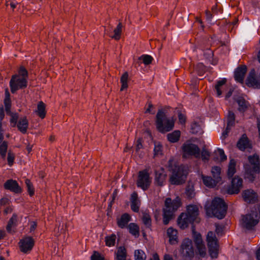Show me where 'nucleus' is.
Returning a JSON list of instances; mask_svg holds the SVG:
<instances>
[{
  "label": "nucleus",
  "mask_w": 260,
  "mask_h": 260,
  "mask_svg": "<svg viewBox=\"0 0 260 260\" xmlns=\"http://www.w3.org/2000/svg\"><path fill=\"white\" fill-rule=\"evenodd\" d=\"M208 251L212 258H216L218 256V244L217 240L207 242Z\"/></svg>",
  "instance_id": "21"
},
{
  "label": "nucleus",
  "mask_w": 260,
  "mask_h": 260,
  "mask_svg": "<svg viewBox=\"0 0 260 260\" xmlns=\"http://www.w3.org/2000/svg\"><path fill=\"white\" fill-rule=\"evenodd\" d=\"M187 173L181 166H176L172 169L169 181L172 185H180L184 183L187 177Z\"/></svg>",
  "instance_id": "4"
},
{
  "label": "nucleus",
  "mask_w": 260,
  "mask_h": 260,
  "mask_svg": "<svg viewBox=\"0 0 260 260\" xmlns=\"http://www.w3.org/2000/svg\"><path fill=\"white\" fill-rule=\"evenodd\" d=\"M122 27V23L119 22L113 31L114 35L113 36H110V37L115 40H119L120 38Z\"/></svg>",
  "instance_id": "38"
},
{
  "label": "nucleus",
  "mask_w": 260,
  "mask_h": 260,
  "mask_svg": "<svg viewBox=\"0 0 260 260\" xmlns=\"http://www.w3.org/2000/svg\"><path fill=\"white\" fill-rule=\"evenodd\" d=\"M236 116L232 111H229L227 116L228 127L234 126L235 125Z\"/></svg>",
  "instance_id": "41"
},
{
  "label": "nucleus",
  "mask_w": 260,
  "mask_h": 260,
  "mask_svg": "<svg viewBox=\"0 0 260 260\" xmlns=\"http://www.w3.org/2000/svg\"><path fill=\"white\" fill-rule=\"evenodd\" d=\"M217 151L219 155L220 156L221 161H223L227 159V156L225 154L223 149L221 148H218Z\"/></svg>",
  "instance_id": "56"
},
{
  "label": "nucleus",
  "mask_w": 260,
  "mask_h": 260,
  "mask_svg": "<svg viewBox=\"0 0 260 260\" xmlns=\"http://www.w3.org/2000/svg\"><path fill=\"white\" fill-rule=\"evenodd\" d=\"M256 77V73L254 69H252L250 70L247 78H250L251 77Z\"/></svg>",
  "instance_id": "63"
},
{
  "label": "nucleus",
  "mask_w": 260,
  "mask_h": 260,
  "mask_svg": "<svg viewBox=\"0 0 260 260\" xmlns=\"http://www.w3.org/2000/svg\"><path fill=\"white\" fill-rule=\"evenodd\" d=\"M190 132L193 134L200 135L203 133L201 124L199 122L193 121L190 125Z\"/></svg>",
  "instance_id": "34"
},
{
  "label": "nucleus",
  "mask_w": 260,
  "mask_h": 260,
  "mask_svg": "<svg viewBox=\"0 0 260 260\" xmlns=\"http://www.w3.org/2000/svg\"><path fill=\"white\" fill-rule=\"evenodd\" d=\"M17 126L18 130L24 134L27 132V129L28 127V121L26 117H24L22 118H21L17 123Z\"/></svg>",
  "instance_id": "25"
},
{
  "label": "nucleus",
  "mask_w": 260,
  "mask_h": 260,
  "mask_svg": "<svg viewBox=\"0 0 260 260\" xmlns=\"http://www.w3.org/2000/svg\"><path fill=\"white\" fill-rule=\"evenodd\" d=\"M199 208L196 205L190 204L186 207V213L196 219L199 215Z\"/></svg>",
  "instance_id": "31"
},
{
  "label": "nucleus",
  "mask_w": 260,
  "mask_h": 260,
  "mask_svg": "<svg viewBox=\"0 0 260 260\" xmlns=\"http://www.w3.org/2000/svg\"><path fill=\"white\" fill-rule=\"evenodd\" d=\"M242 197L245 202L249 204H254L257 201V196L253 190L247 189L242 193Z\"/></svg>",
  "instance_id": "18"
},
{
  "label": "nucleus",
  "mask_w": 260,
  "mask_h": 260,
  "mask_svg": "<svg viewBox=\"0 0 260 260\" xmlns=\"http://www.w3.org/2000/svg\"><path fill=\"white\" fill-rule=\"evenodd\" d=\"M206 20L208 22H211L213 18L212 14L209 11L206 12Z\"/></svg>",
  "instance_id": "62"
},
{
  "label": "nucleus",
  "mask_w": 260,
  "mask_h": 260,
  "mask_svg": "<svg viewBox=\"0 0 260 260\" xmlns=\"http://www.w3.org/2000/svg\"><path fill=\"white\" fill-rule=\"evenodd\" d=\"M231 179V184L228 188V193L231 194H238L242 187L243 179L238 176Z\"/></svg>",
  "instance_id": "11"
},
{
  "label": "nucleus",
  "mask_w": 260,
  "mask_h": 260,
  "mask_svg": "<svg viewBox=\"0 0 260 260\" xmlns=\"http://www.w3.org/2000/svg\"><path fill=\"white\" fill-rule=\"evenodd\" d=\"M19 77L21 78H24V79H26L28 80V72L27 70L24 67L21 66L20 67L18 70V73L17 74Z\"/></svg>",
  "instance_id": "46"
},
{
  "label": "nucleus",
  "mask_w": 260,
  "mask_h": 260,
  "mask_svg": "<svg viewBox=\"0 0 260 260\" xmlns=\"http://www.w3.org/2000/svg\"><path fill=\"white\" fill-rule=\"evenodd\" d=\"M4 187L6 190L18 194L22 192V189L16 180L13 179L7 180L4 184Z\"/></svg>",
  "instance_id": "15"
},
{
  "label": "nucleus",
  "mask_w": 260,
  "mask_h": 260,
  "mask_svg": "<svg viewBox=\"0 0 260 260\" xmlns=\"http://www.w3.org/2000/svg\"><path fill=\"white\" fill-rule=\"evenodd\" d=\"M167 174L163 169L155 171L154 184L156 186H162L166 181Z\"/></svg>",
  "instance_id": "20"
},
{
  "label": "nucleus",
  "mask_w": 260,
  "mask_h": 260,
  "mask_svg": "<svg viewBox=\"0 0 260 260\" xmlns=\"http://www.w3.org/2000/svg\"><path fill=\"white\" fill-rule=\"evenodd\" d=\"M256 77V73L254 69H252L250 70L247 78H250L251 77Z\"/></svg>",
  "instance_id": "64"
},
{
  "label": "nucleus",
  "mask_w": 260,
  "mask_h": 260,
  "mask_svg": "<svg viewBox=\"0 0 260 260\" xmlns=\"http://www.w3.org/2000/svg\"><path fill=\"white\" fill-rule=\"evenodd\" d=\"M242 220L243 227L248 230H252L259 222L256 209H252L248 213L243 215Z\"/></svg>",
  "instance_id": "5"
},
{
  "label": "nucleus",
  "mask_w": 260,
  "mask_h": 260,
  "mask_svg": "<svg viewBox=\"0 0 260 260\" xmlns=\"http://www.w3.org/2000/svg\"><path fill=\"white\" fill-rule=\"evenodd\" d=\"M236 102L238 105V110L240 113H244L248 108V103L241 96L238 97L236 100Z\"/></svg>",
  "instance_id": "26"
},
{
  "label": "nucleus",
  "mask_w": 260,
  "mask_h": 260,
  "mask_svg": "<svg viewBox=\"0 0 260 260\" xmlns=\"http://www.w3.org/2000/svg\"><path fill=\"white\" fill-rule=\"evenodd\" d=\"M151 179L150 174L146 169L139 171L137 181V186L143 191H146L150 187Z\"/></svg>",
  "instance_id": "8"
},
{
  "label": "nucleus",
  "mask_w": 260,
  "mask_h": 260,
  "mask_svg": "<svg viewBox=\"0 0 260 260\" xmlns=\"http://www.w3.org/2000/svg\"><path fill=\"white\" fill-rule=\"evenodd\" d=\"M181 205V201L179 197H177L175 199L172 200L170 198H167L165 201V208L163 209L162 221L165 225L169 224L173 217V214Z\"/></svg>",
  "instance_id": "2"
},
{
  "label": "nucleus",
  "mask_w": 260,
  "mask_h": 260,
  "mask_svg": "<svg viewBox=\"0 0 260 260\" xmlns=\"http://www.w3.org/2000/svg\"><path fill=\"white\" fill-rule=\"evenodd\" d=\"M246 84L249 87H252L255 89H260V80L256 77L246 78Z\"/></svg>",
  "instance_id": "29"
},
{
  "label": "nucleus",
  "mask_w": 260,
  "mask_h": 260,
  "mask_svg": "<svg viewBox=\"0 0 260 260\" xmlns=\"http://www.w3.org/2000/svg\"><path fill=\"white\" fill-rule=\"evenodd\" d=\"M143 224L147 228H150L151 227V219L149 215L144 214L142 218Z\"/></svg>",
  "instance_id": "48"
},
{
  "label": "nucleus",
  "mask_w": 260,
  "mask_h": 260,
  "mask_svg": "<svg viewBox=\"0 0 260 260\" xmlns=\"http://www.w3.org/2000/svg\"><path fill=\"white\" fill-rule=\"evenodd\" d=\"M167 234L169 238V242L171 244H174L177 243V231L176 230L174 229L172 227H170L167 230Z\"/></svg>",
  "instance_id": "27"
},
{
  "label": "nucleus",
  "mask_w": 260,
  "mask_h": 260,
  "mask_svg": "<svg viewBox=\"0 0 260 260\" xmlns=\"http://www.w3.org/2000/svg\"><path fill=\"white\" fill-rule=\"evenodd\" d=\"M146 255L144 251L141 249H137L134 252L135 260H146Z\"/></svg>",
  "instance_id": "43"
},
{
  "label": "nucleus",
  "mask_w": 260,
  "mask_h": 260,
  "mask_svg": "<svg viewBox=\"0 0 260 260\" xmlns=\"http://www.w3.org/2000/svg\"><path fill=\"white\" fill-rule=\"evenodd\" d=\"M228 205L224 200L219 197L215 198L211 204V210L213 215L219 219H223L226 214Z\"/></svg>",
  "instance_id": "3"
},
{
  "label": "nucleus",
  "mask_w": 260,
  "mask_h": 260,
  "mask_svg": "<svg viewBox=\"0 0 260 260\" xmlns=\"http://www.w3.org/2000/svg\"><path fill=\"white\" fill-rule=\"evenodd\" d=\"M10 118V122L13 127H15L18 123V119L19 118L18 114L17 113L12 114Z\"/></svg>",
  "instance_id": "51"
},
{
  "label": "nucleus",
  "mask_w": 260,
  "mask_h": 260,
  "mask_svg": "<svg viewBox=\"0 0 260 260\" xmlns=\"http://www.w3.org/2000/svg\"><path fill=\"white\" fill-rule=\"evenodd\" d=\"M196 219L186 213H182L179 216L177 222L178 224L182 229H184L188 226L189 224L193 223Z\"/></svg>",
  "instance_id": "13"
},
{
  "label": "nucleus",
  "mask_w": 260,
  "mask_h": 260,
  "mask_svg": "<svg viewBox=\"0 0 260 260\" xmlns=\"http://www.w3.org/2000/svg\"><path fill=\"white\" fill-rule=\"evenodd\" d=\"M128 74L127 72H124L120 78V83H121V91H123L128 87Z\"/></svg>",
  "instance_id": "40"
},
{
  "label": "nucleus",
  "mask_w": 260,
  "mask_h": 260,
  "mask_svg": "<svg viewBox=\"0 0 260 260\" xmlns=\"http://www.w3.org/2000/svg\"><path fill=\"white\" fill-rule=\"evenodd\" d=\"M180 137V132L178 130L174 131L173 132L168 134L167 139L171 143H176L178 141Z\"/></svg>",
  "instance_id": "33"
},
{
  "label": "nucleus",
  "mask_w": 260,
  "mask_h": 260,
  "mask_svg": "<svg viewBox=\"0 0 260 260\" xmlns=\"http://www.w3.org/2000/svg\"><path fill=\"white\" fill-rule=\"evenodd\" d=\"M207 242H208L209 241H213L217 240V239L215 237V236L214 235L212 232L210 231L208 233L207 235Z\"/></svg>",
  "instance_id": "57"
},
{
  "label": "nucleus",
  "mask_w": 260,
  "mask_h": 260,
  "mask_svg": "<svg viewBox=\"0 0 260 260\" xmlns=\"http://www.w3.org/2000/svg\"><path fill=\"white\" fill-rule=\"evenodd\" d=\"M37 226V222L36 221H33L30 223V226L29 229V232L32 233L35 231Z\"/></svg>",
  "instance_id": "61"
},
{
  "label": "nucleus",
  "mask_w": 260,
  "mask_h": 260,
  "mask_svg": "<svg viewBox=\"0 0 260 260\" xmlns=\"http://www.w3.org/2000/svg\"><path fill=\"white\" fill-rule=\"evenodd\" d=\"M131 216L128 213H123L121 216L120 219L117 220V225L121 229H124L126 227L128 222L131 220Z\"/></svg>",
  "instance_id": "23"
},
{
  "label": "nucleus",
  "mask_w": 260,
  "mask_h": 260,
  "mask_svg": "<svg viewBox=\"0 0 260 260\" xmlns=\"http://www.w3.org/2000/svg\"><path fill=\"white\" fill-rule=\"evenodd\" d=\"M175 119L173 117H167L162 109H159L156 115L155 125L157 130L162 134L171 131L175 124Z\"/></svg>",
  "instance_id": "1"
},
{
  "label": "nucleus",
  "mask_w": 260,
  "mask_h": 260,
  "mask_svg": "<svg viewBox=\"0 0 260 260\" xmlns=\"http://www.w3.org/2000/svg\"><path fill=\"white\" fill-rule=\"evenodd\" d=\"M194 71L199 76L202 77L206 71V67L203 63L199 62L194 67Z\"/></svg>",
  "instance_id": "37"
},
{
  "label": "nucleus",
  "mask_w": 260,
  "mask_h": 260,
  "mask_svg": "<svg viewBox=\"0 0 260 260\" xmlns=\"http://www.w3.org/2000/svg\"><path fill=\"white\" fill-rule=\"evenodd\" d=\"M116 236L114 234L105 237L106 245L108 247L113 246L115 244Z\"/></svg>",
  "instance_id": "42"
},
{
  "label": "nucleus",
  "mask_w": 260,
  "mask_h": 260,
  "mask_svg": "<svg viewBox=\"0 0 260 260\" xmlns=\"http://www.w3.org/2000/svg\"><path fill=\"white\" fill-rule=\"evenodd\" d=\"M226 82V79L225 78H223L221 80H218L215 86V89L216 91L217 96L220 98L222 95V88L223 86H224Z\"/></svg>",
  "instance_id": "32"
},
{
  "label": "nucleus",
  "mask_w": 260,
  "mask_h": 260,
  "mask_svg": "<svg viewBox=\"0 0 260 260\" xmlns=\"http://www.w3.org/2000/svg\"><path fill=\"white\" fill-rule=\"evenodd\" d=\"M185 193L188 198H193L195 194L193 186H187L185 189Z\"/></svg>",
  "instance_id": "49"
},
{
  "label": "nucleus",
  "mask_w": 260,
  "mask_h": 260,
  "mask_svg": "<svg viewBox=\"0 0 260 260\" xmlns=\"http://www.w3.org/2000/svg\"><path fill=\"white\" fill-rule=\"evenodd\" d=\"M237 147L241 151H244L246 149H251L252 145L246 134H243L237 143Z\"/></svg>",
  "instance_id": "16"
},
{
  "label": "nucleus",
  "mask_w": 260,
  "mask_h": 260,
  "mask_svg": "<svg viewBox=\"0 0 260 260\" xmlns=\"http://www.w3.org/2000/svg\"><path fill=\"white\" fill-rule=\"evenodd\" d=\"M91 260H105L104 257L98 251H94L90 256Z\"/></svg>",
  "instance_id": "52"
},
{
  "label": "nucleus",
  "mask_w": 260,
  "mask_h": 260,
  "mask_svg": "<svg viewBox=\"0 0 260 260\" xmlns=\"http://www.w3.org/2000/svg\"><path fill=\"white\" fill-rule=\"evenodd\" d=\"M129 233L135 238L140 236V228L138 225L134 222L130 223L127 226Z\"/></svg>",
  "instance_id": "30"
},
{
  "label": "nucleus",
  "mask_w": 260,
  "mask_h": 260,
  "mask_svg": "<svg viewBox=\"0 0 260 260\" xmlns=\"http://www.w3.org/2000/svg\"><path fill=\"white\" fill-rule=\"evenodd\" d=\"M126 250L124 247L120 246L116 253L117 260H126Z\"/></svg>",
  "instance_id": "36"
},
{
  "label": "nucleus",
  "mask_w": 260,
  "mask_h": 260,
  "mask_svg": "<svg viewBox=\"0 0 260 260\" xmlns=\"http://www.w3.org/2000/svg\"><path fill=\"white\" fill-rule=\"evenodd\" d=\"M28 80L19 77L17 74L12 76L9 81V86L11 92L15 93L20 89H24L27 87Z\"/></svg>",
  "instance_id": "7"
},
{
  "label": "nucleus",
  "mask_w": 260,
  "mask_h": 260,
  "mask_svg": "<svg viewBox=\"0 0 260 260\" xmlns=\"http://www.w3.org/2000/svg\"><path fill=\"white\" fill-rule=\"evenodd\" d=\"M196 22L199 24V27L200 30H203L204 28V25L202 20L199 18L197 17L196 18Z\"/></svg>",
  "instance_id": "60"
},
{
  "label": "nucleus",
  "mask_w": 260,
  "mask_h": 260,
  "mask_svg": "<svg viewBox=\"0 0 260 260\" xmlns=\"http://www.w3.org/2000/svg\"><path fill=\"white\" fill-rule=\"evenodd\" d=\"M35 244L33 238L30 236H27L20 240L19 247L21 252L27 253L32 249Z\"/></svg>",
  "instance_id": "12"
},
{
  "label": "nucleus",
  "mask_w": 260,
  "mask_h": 260,
  "mask_svg": "<svg viewBox=\"0 0 260 260\" xmlns=\"http://www.w3.org/2000/svg\"><path fill=\"white\" fill-rule=\"evenodd\" d=\"M14 159V155L9 151L8 153L7 161L8 164L10 167H11L13 165Z\"/></svg>",
  "instance_id": "55"
},
{
  "label": "nucleus",
  "mask_w": 260,
  "mask_h": 260,
  "mask_svg": "<svg viewBox=\"0 0 260 260\" xmlns=\"http://www.w3.org/2000/svg\"><path fill=\"white\" fill-rule=\"evenodd\" d=\"M153 60V57L148 54H143L138 57V60L135 61V67L140 66L142 63H144L145 66L149 65L152 63Z\"/></svg>",
  "instance_id": "22"
},
{
  "label": "nucleus",
  "mask_w": 260,
  "mask_h": 260,
  "mask_svg": "<svg viewBox=\"0 0 260 260\" xmlns=\"http://www.w3.org/2000/svg\"><path fill=\"white\" fill-rule=\"evenodd\" d=\"M37 113L38 116L43 119L46 116L45 105L42 102H39L37 106Z\"/></svg>",
  "instance_id": "35"
},
{
  "label": "nucleus",
  "mask_w": 260,
  "mask_h": 260,
  "mask_svg": "<svg viewBox=\"0 0 260 260\" xmlns=\"http://www.w3.org/2000/svg\"><path fill=\"white\" fill-rule=\"evenodd\" d=\"M213 178L219 181L221 180V168L218 166H214L211 171Z\"/></svg>",
  "instance_id": "45"
},
{
  "label": "nucleus",
  "mask_w": 260,
  "mask_h": 260,
  "mask_svg": "<svg viewBox=\"0 0 260 260\" xmlns=\"http://www.w3.org/2000/svg\"><path fill=\"white\" fill-rule=\"evenodd\" d=\"M197 252L201 257H205L206 256V249L204 244L196 246Z\"/></svg>",
  "instance_id": "47"
},
{
  "label": "nucleus",
  "mask_w": 260,
  "mask_h": 260,
  "mask_svg": "<svg viewBox=\"0 0 260 260\" xmlns=\"http://www.w3.org/2000/svg\"><path fill=\"white\" fill-rule=\"evenodd\" d=\"M247 159L251 167L246 169V173L250 175H252L253 174H259L260 173V158L259 155L256 153L250 155L248 156Z\"/></svg>",
  "instance_id": "9"
},
{
  "label": "nucleus",
  "mask_w": 260,
  "mask_h": 260,
  "mask_svg": "<svg viewBox=\"0 0 260 260\" xmlns=\"http://www.w3.org/2000/svg\"><path fill=\"white\" fill-rule=\"evenodd\" d=\"M17 222V215L14 213L9 219L6 226V229L8 232H10L12 230V226H16Z\"/></svg>",
  "instance_id": "39"
},
{
  "label": "nucleus",
  "mask_w": 260,
  "mask_h": 260,
  "mask_svg": "<svg viewBox=\"0 0 260 260\" xmlns=\"http://www.w3.org/2000/svg\"><path fill=\"white\" fill-rule=\"evenodd\" d=\"M178 118L180 123L184 124L186 121L185 115L183 114L180 111H178Z\"/></svg>",
  "instance_id": "54"
},
{
  "label": "nucleus",
  "mask_w": 260,
  "mask_h": 260,
  "mask_svg": "<svg viewBox=\"0 0 260 260\" xmlns=\"http://www.w3.org/2000/svg\"><path fill=\"white\" fill-rule=\"evenodd\" d=\"M198 47L203 51L205 58L210 62L212 65H215L217 63V60L214 58L213 51L210 48L206 38H203L198 41Z\"/></svg>",
  "instance_id": "6"
},
{
  "label": "nucleus",
  "mask_w": 260,
  "mask_h": 260,
  "mask_svg": "<svg viewBox=\"0 0 260 260\" xmlns=\"http://www.w3.org/2000/svg\"><path fill=\"white\" fill-rule=\"evenodd\" d=\"M247 68L245 65L239 66L235 70V80L239 83H242L244 81L245 75L247 72Z\"/></svg>",
  "instance_id": "17"
},
{
  "label": "nucleus",
  "mask_w": 260,
  "mask_h": 260,
  "mask_svg": "<svg viewBox=\"0 0 260 260\" xmlns=\"http://www.w3.org/2000/svg\"><path fill=\"white\" fill-rule=\"evenodd\" d=\"M161 146L160 145H155L153 149L154 155H158L161 152Z\"/></svg>",
  "instance_id": "59"
},
{
  "label": "nucleus",
  "mask_w": 260,
  "mask_h": 260,
  "mask_svg": "<svg viewBox=\"0 0 260 260\" xmlns=\"http://www.w3.org/2000/svg\"><path fill=\"white\" fill-rule=\"evenodd\" d=\"M131 208L132 210L136 213L139 211L141 205L140 200L139 199L138 193L134 191L130 196Z\"/></svg>",
  "instance_id": "19"
},
{
  "label": "nucleus",
  "mask_w": 260,
  "mask_h": 260,
  "mask_svg": "<svg viewBox=\"0 0 260 260\" xmlns=\"http://www.w3.org/2000/svg\"><path fill=\"white\" fill-rule=\"evenodd\" d=\"M182 150L184 153L191 156L198 157L201 152L198 146L193 143H187L183 144Z\"/></svg>",
  "instance_id": "14"
},
{
  "label": "nucleus",
  "mask_w": 260,
  "mask_h": 260,
  "mask_svg": "<svg viewBox=\"0 0 260 260\" xmlns=\"http://www.w3.org/2000/svg\"><path fill=\"white\" fill-rule=\"evenodd\" d=\"M210 156V152L205 148H203L201 152V156L203 160H209Z\"/></svg>",
  "instance_id": "53"
},
{
  "label": "nucleus",
  "mask_w": 260,
  "mask_h": 260,
  "mask_svg": "<svg viewBox=\"0 0 260 260\" xmlns=\"http://www.w3.org/2000/svg\"><path fill=\"white\" fill-rule=\"evenodd\" d=\"M180 252L185 259H191L194 256V249L192 241L189 238L185 239L181 245Z\"/></svg>",
  "instance_id": "10"
},
{
  "label": "nucleus",
  "mask_w": 260,
  "mask_h": 260,
  "mask_svg": "<svg viewBox=\"0 0 260 260\" xmlns=\"http://www.w3.org/2000/svg\"><path fill=\"white\" fill-rule=\"evenodd\" d=\"M202 180L204 184L209 188L214 187L219 182L215 178L213 179L211 177L208 176H203Z\"/></svg>",
  "instance_id": "28"
},
{
  "label": "nucleus",
  "mask_w": 260,
  "mask_h": 260,
  "mask_svg": "<svg viewBox=\"0 0 260 260\" xmlns=\"http://www.w3.org/2000/svg\"><path fill=\"white\" fill-rule=\"evenodd\" d=\"M192 237L196 246L204 244L200 233H197L193 230L192 231Z\"/></svg>",
  "instance_id": "44"
},
{
  "label": "nucleus",
  "mask_w": 260,
  "mask_h": 260,
  "mask_svg": "<svg viewBox=\"0 0 260 260\" xmlns=\"http://www.w3.org/2000/svg\"><path fill=\"white\" fill-rule=\"evenodd\" d=\"M25 184L26 185L27 190L29 196L32 197L34 195L35 193V190L32 183L29 180L26 179L25 181Z\"/></svg>",
  "instance_id": "50"
},
{
  "label": "nucleus",
  "mask_w": 260,
  "mask_h": 260,
  "mask_svg": "<svg viewBox=\"0 0 260 260\" xmlns=\"http://www.w3.org/2000/svg\"><path fill=\"white\" fill-rule=\"evenodd\" d=\"M236 164L237 162L235 159L233 158L230 160L226 172L227 177L229 179H232L236 173Z\"/></svg>",
  "instance_id": "24"
},
{
  "label": "nucleus",
  "mask_w": 260,
  "mask_h": 260,
  "mask_svg": "<svg viewBox=\"0 0 260 260\" xmlns=\"http://www.w3.org/2000/svg\"><path fill=\"white\" fill-rule=\"evenodd\" d=\"M8 149L7 143L6 141H4L0 145V153L1 152H7Z\"/></svg>",
  "instance_id": "58"
}]
</instances>
